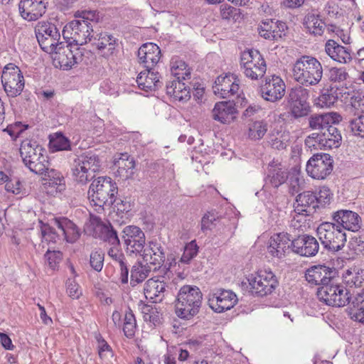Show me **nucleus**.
<instances>
[{
	"label": "nucleus",
	"mask_w": 364,
	"mask_h": 364,
	"mask_svg": "<svg viewBox=\"0 0 364 364\" xmlns=\"http://www.w3.org/2000/svg\"><path fill=\"white\" fill-rule=\"evenodd\" d=\"M118 187L110 177H98L90 184L88 198L92 205L104 209L110 207L116 201Z\"/></svg>",
	"instance_id": "nucleus-1"
},
{
	"label": "nucleus",
	"mask_w": 364,
	"mask_h": 364,
	"mask_svg": "<svg viewBox=\"0 0 364 364\" xmlns=\"http://www.w3.org/2000/svg\"><path fill=\"white\" fill-rule=\"evenodd\" d=\"M292 72L294 80L306 87L317 85L323 76L321 63L311 55H302L298 58Z\"/></svg>",
	"instance_id": "nucleus-2"
},
{
	"label": "nucleus",
	"mask_w": 364,
	"mask_h": 364,
	"mask_svg": "<svg viewBox=\"0 0 364 364\" xmlns=\"http://www.w3.org/2000/svg\"><path fill=\"white\" fill-rule=\"evenodd\" d=\"M203 294L198 287L184 285L178 294L176 303V314L184 319H190L199 311Z\"/></svg>",
	"instance_id": "nucleus-3"
},
{
	"label": "nucleus",
	"mask_w": 364,
	"mask_h": 364,
	"mask_svg": "<svg viewBox=\"0 0 364 364\" xmlns=\"http://www.w3.org/2000/svg\"><path fill=\"white\" fill-rule=\"evenodd\" d=\"M102 166V161L95 153L89 151L80 155L73 164L72 173L79 183L85 184L95 177Z\"/></svg>",
	"instance_id": "nucleus-4"
},
{
	"label": "nucleus",
	"mask_w": 364,
	"mask_h": 364,
	"mask_svg": "<svg viewBox=\"0 0 364 364\" xmlns=\"http://www.w3.org/2000/svg\"><path fill=\"white\" fill-rule=\"evenodd\" d=\"M316 232L321 245L328 252H337L344 247L346 235L335 223L323 222Z\"/></svg>",
	"instance_id": "nucleus-5"
},
{
	"label": "nucleus",
	"mask_w": 364,
	"mask_h": 364,
	"mask_svg": "<svg viewBox=\"0 0 364 364\" xmlns=\"http://www.w3.org/2000/svg\"><path fill=\"white\" fill-rule=\"evenodd\" d=\"M318 299L325 304L341 307L348 304L350 301L349 291L342 284L334 280L328 285L320 287L317 291Z\"/></svg>",
	"instance_id": "nucleus-6"
},
{
	"label": "nucleus",
	"mask_w": 364,
	"mask_h": 364,
	"mask_svg": "<svg viewBox=\"0 0 364 364\" xmlns=\"http://www.w3.org/2000/svg\"><path fill=\"white\" fill-rule=\"evenodd\" d=\"M58 48L52 52L54 53L53 60L55 67L67 70L82 61L83 49L76 44L68 43L65 46L63 42Z\"/></svg>",
	"instance_id": "nucleus-7"
},
{
	"label": "nucleus",
	"mask_w": 364,
	"mask_h": 364,
	"mask_svg": "<svg viewBox=\"0 0 364 364\" xmlns=\"http://www.w3.org/2000/svg\"><path fill=\"white\" fill-rule=\"evenodd\" d=\"M31 172L38 174L45 175V179L49 181V184L51 186H61L63 184V178L60 176L59 172L54 169L49 170V161L46 151L38 153L32 156L27 162L23 164Z\"/></svg>",
	"instance_id": "nucleus-8"
},
{
	"label": "nucleus",
	"mask_w": 364,
	"mask_h": 364,
	"mask_svg": "<svg viewBox=\"0 0 364 364\" xmlns=\"http://www.w3.org/2000/svg\"><path fill=\"white\" fill-rule=\"evenodd\" d=\"M250 292L257 296H264L272 294L278 286V280L271 270L262 269L255 275L251 274L248 279Z\"/></svg>",
	"instance_id": "nucleus-9"
},
{
	"label": "nucleus",
	"mask_w": 364,
	"mask_h": 364,
	"mask_svg": "<svg viewBox=\"0 0 364 364\" xmlns=\"http://www.w3.org/2000/svg\"><path fill=\"white\" fill-rule=\"evenodd\" d=\"M35 34L41 48L46 53L53 52L63 44L56 26L48 21H39L35 26Z\"/></svg>",
	"instance_id": "nucleus-10"
},
{
	"label": "nucleus",
	"mask_w": 364,
	"mask_h": 364,
	"mask_svg": "<svg viewBox=\"0 0 364 364\" xmlns=\"http://www.w3.org/2000/svg\"><path fill=\"white\" fill-rule=\"evenodd\" d=\"M296 203L295 215L291 220V226L300 229L303 226L301 224L302 220L304 219L306 221L305 218L313 214L316 209L319 207L314 192L309 191L299 193L296 196Z\"/></svg>",
	"instance_id": "nucleus-11"
},
{
	"label": "nucleus",
	"mask_w": 364,
	"mask_h": 364,
	"mask_svg": "<svg viewBox=\"0 0 364 364\" xmlns=\"http://www.w3.org/2000/svg\"><path fill=\"white\" fill-rule=\"evenodd\" d=\"M1 80L4 91L9 97L20 95L24 88L23 75L19 68L13 63L4 68Z\"/></svg>",
	"instance_id": "nucleus-12"
},
{
	"label": "nucleus",
	"mask_w": 364,
	"mask_h": 364,
	"mask_svg": "<svg viewBox=\"0 0 364 364\" xmlns=\"http://www.w3.org/2000/svg\"><path fill=\"white\" fill-rule=\"evenodd\" d=\"M309 97V90L301 86L294 87L289 92L287 104L290 114L294 119L306 117L310 112Z\"/></svg>",
	"instance_id": "nucleus-13"
},
{
	"label": "nucleus",
	"mask_w": 364,
	"mask_h": 364,
	"mask_svg": "<svg viewBox=\"0 0 364 364\" xmlns=\"http://www.w3.org/2000/svg\"><path fill=\"white\" fill-rule=\"evenodd\" d=\"M333 159L325 153L314 154L307 161L306 171L314 179L324 180L333 171Z\"/></svg>",
	"instance_id": "nucleus-14"
},
{
	"label": "nucleus",
	"mask_w": 364,
	"mask_h": 364,
	"mask_svg": "<svg viewBox=\"0 0 364 364\" xmlns=\"http://www.w3.org/2000/svg\"><path fill=\"white\" fill-rule=\"evenodd\" d=\"M122 233L127 255L140 256L146 248V237L143 230L136 225H127L124 228Z\"/></svg>",
	"instance_id": "nucleus-15"
},
{
	"label": "nucleus",
	"mask_w": 364,
	"mask_h": 364,
	"mask_svg": "<svg viewBox=\"0 0 364 364\" xmlns=\"http://www.w3.org/2000/svg\"><path fill=\"white\" fill-rule=\"evenodd\" d=\"M287 30L286 23L272 18L262 21L257 27L258 33L262 38L274 42L284 40Z\"/></svg>",
	"instance_id": "nucleus-16"
},
{
	"label": "nucleus",
	"mask_w": 364,
	"mask_h": 364,
	"mask_svg": "<svg viewBox=\"0 0 364 364\" xmlns=\"http://www.w3.org/2000/svg\"><path fill=\"white\" fill-rule=\"evenodd\" d=\"M337 274L335 268L318 264L309 268L306 271L305 278L311 285L323 287L336 280Z\"/></svg>",
	"instance_id": "nucleus-17"
},
{
	"label": "nucleus",
	"mask_w": 364,
	"mask_h": 364,
	"mask_svg": "<svg viewBox=\"0 0 364 364\" xmlns=\"http://www.w3.org/2000/svg\"><path fill=\"white\" fill-rule=\"evenodd\" d=\"M236 294L225 289H216L208 295V305L217 313H222L232 309L237 303Z\"/></svg>",
	"instance_id": "nucleus-18"
},
{
	"label": "nucleus",
	"mask_w": 364,
	"mask_h": 364,
	"mask_svg": "<svg viewBox=\"0 0 364 364\" xmlns=\"http://www.w3.org/2000/svg\"><path fill=\"white\" fill-rule=\"evenodd\" d=\"M285 89L283 80L277 75H272L266 77L264 83L260 87V92L264 100L275 102L284 96Z\"/></svg>",
	"instance_id": "nucleus-19"
},
{
	"label": "nucleus",
	"mask_w": 364,
	"mask_h": 364,
	"mask_svg": "<svg viewBox=\"0 0 364 364\" xmlns=\"http://www.w3.org/2000/svg\"><path fill=\"white\" fill-rule=\"evenodd\" d=\"M293 240L287 232L274 234L270 237L268 251L273 257L282 258L293 252Z\"/></svg>",
	"instance_id": "nucleus-20"
},
{
	"label": "nucleus",
	"mask_w": 364,
	"mask_h": 364,
	"mask_svg": "<svg viewBox=\"0 0 364 364\" xmlns=\"http://www.w3.org/2000/svg\"><path fill=\"white\" fill-rule=\"evenodd\" d=\"M48 0H21L18 10L21 16L28 21H36L46 11Z\"/></svg>",
	"instance_id": "nucleus-21"
},
{
	"label": "nucleus",
	"mask_w": 364,
	"mask_h": 364,
	"mask_svg": "<svg viewBox=\"0 0 364 364\" xmlns=\"http://www.w3.org/2000/svg\"><path fill=\"white\" fill-rule=\"evenodd\" d=\"M164 276L151 278L146 281L144 288V293L147 300L154 304L161 302L168 293V285L160 278H164Z\"/></svg>",
	"instance_id": "nucleus-22"
},
{
	"label": "nucleus",
	"mask_w": 364,
	"mask_h": 364,
	"mask_svg": "<svg viewBox=\"0 0 364 364\" xmlns=\"http://www.w3.org/2000/svg\"><path fill=\"white\" fill-rule=\"evenodd\" d=\"M331 218L334 223L342 230L356 232L361 228L360 215L352 210H338L332 213Z\"/></svg>",
	"instance_id": "nucleus-23"
},
{
	"label": "nucleus",
	"mask_w": 364,
	"mask_h": 364,
	"mask_svg": "<svg viewBox=\"0 0 364 364\" xmlns=\"http://www.w3.org/2000/svg\"><path fill=\"white\" fill-rule=\"evenodd\" d=\"M319 243L310 235H301L293 240V252L306 257L315 256L319 250Z\"/></svg>",
	"instance_id": "nucleus-24"
},
{
	"label": "nucleus",
	"mask_w": 364,
	"mask_h": 364,
	"mask_svg": "<svg viewBox=\"0 0 364 364\" xmlns=\"http://www.w3.org/2000/svg\"><path fill=\"white\" fill-rule=\"evenodd\" d=\"M138 58L144 68H156L161 58V50L154 43H146L139 48Z\"/></svg>",
	"instance_id": "nucleus-25"
},
{
	"label": "nucleus",
	"mask_w": 364,
	"mask_h": 364,
	"mask_svg": "<svg viewBox=\"0 0 364 364\" xmlns=\"http://www.w3.org/2000/svg\"><path fill=\"white\" fill-rule=\"evenodd\" d=\"M213 89L215 95H220L222 98H227L238 95L240 87L235 75L229 74L218 77Z\"/></svg>",
	"instance_id": "nucleus-26"
},
{
	"label": "nucleus",
	"mask_w": 364,
	"mask_h": 364,
	"mask_svg": "<svg viewBox=\"0 0 364 364\" xmlns=\"http://www.w3.org/2000/svg\"><path fill=\"white\" fill-rule=\"evenodd\" d=\"M140 256L149 264L154 265V270L160 271L166 259L164 248L156 241H150Z\"/></svg>",
	"instance_id": "nucleus-27"
},
{
	"label": "nucleus",
	"mask_w": 364,
	"mask_h": 364,
	"mask_svg": "<svg viewBox=\"0 0 364 364\" xmlns=\"http://www.w3.org/2000/svg\"><path fill=\"white\" fill-rule=\"evenodd\" d=\"M160 77L161 76L156 68H145L144 70H141L139 73L136 82L141 90L146 92L153 91L161 87L162 82L160 81Z\"/></svg>",
	"instance_id": "nucleus-28"
},
{
	"label": "nucleus",
	"mask_w": 364,
	"mask_h": 364,
	"mask_svg": "<svg viewBox=\"0 0 364 364\" xmlns=\"http://www.w3.org/2000/svg\"><path fill=\"white\" fill-rule=\"evenodd\" d=\"M183 80L168 81L166 85V94L173 101L187 102L191 98V87Z\"/></svg>",
	"instance_id": "nucleus-29"
},
{
	"label": "nucleus",
	"mask_w": 364,
	"mask_h": 364,
	"mask_svg": "<svg viewBox=\"0 0 364 364\" xmlns=\"http://www.w3.org/2000/svg\"><path fill=\"white\" fill-rule=\"evenodd\" d=\"M342 117L337 112L314 114L309 117V127L313 130L323 131L331 124L339 123Z\"/></svg>",
	"instance_id": "nucleus-30"
},
{
	"label": "nucleus",
	"mask_w": 364,
	"mask_h": 364,
	"mask_svg": "<svg viewBox=\"0 0 364 364\" xmlns=\"http://www.w3.org/2000/svg\"><path fill=\"white\" fill-rule=\"evenodd\" d=\"M213 118L223 124H229L236 118V108L233 101L217 102L213 109Z\"/></svg>",
	"instance_id": "nucleus-31"
},
{
	"label": "nucleus",
	"mask_w": 364,
	"mask_h": 364,
	"mask_svg": "<svg viewBox=\"0 0 364 364\" xmlns=\"http://www.w3.org/2000/svg\"><path fill=\"white\" fill-rule=\"evenodd\" d=\"M53 224L61 232L62 239L65 240L68 242L73 243L80 236V231L77 225L66 218H55Z\"/></svg>",
	"instance_id": "nucleus-32"
},
{
	"label": "nucleus",
	"mask_w": 364,
	"mask_h": 364,
	"mask_svg": "<svg viewBox=\"0 0 364 364\" xmlns=\"http://www.w3.org/2000/svg\"><path fill=\"white\" fill-rule=\"evenodd\" d=\"M325 51L326 54L333 60L346 64L352 59L350 50L339 45L334 40H328L325 44Z\"/></svg>",
	"instance_id": "nucleus-33"
},
{
	"label": "nucleus",
	"mask_w": 364,
	"mask_h": 364,
	"mask_svg": "<svg viewBox=\"0 0 364 364\" xmlns=\"http://www.w3.org/2000/svg\"><path fill=\"white\" fill-rule=\"evenodd\" d=\"M74 43L77 46L87 44L92 41L94 36L92 25L81 22L80 20H73Z\"/></svg>",
	"instance_id": "nucleus-34"
},
{
	"label": "nucleus",
	"mask_w": 364,
	"mask_h": 364,
	"mask_svg": "<svg viewBox=\"0 0 364 364\" xmlns=\"http://www.w3.org/2000/svg\"><path fill=\"white\" fill-rule=\"evenodd\" d=\"M114 164L118 167L116 175L122 180L132 178L135 172V161L127 153L120 154Z\"/></svg>",
	"instance_id": "nucleus-35"
},
{
	"label": "nucleus",
	"mask_w": 364,
	"mask_h": 364,
	"mask_svg": "<svg viewBox=\"0 0 364 364\" xmlns=\"http://www.w3.org/2000/svg\"><path fill=\"white\" fill-rule=\"evenodd\" d=\"M287 173L283 171L280 164L273 162L269 164L266 177L267 183H269L274 188H278L287 181Z\"/></svg>",
	"instance_id": "nucleus-36"
},
{
	"label": "nucleus",
	"mask_w": 364,
	"mask_h": 364,
	"mask_svg": "<svg viewBox=\"0 0 364 364\" xmlns=\"http://www.w3.org/2000/svg\"><path fill=\"white\" fill-rule=\"evenodd\" d=\"M303 24L307 31L314 36H321L326 28V24L320 16L314 14L305 16Z\"/></svg>",
	"instance_id": "nucleus-37"
},
{
	"label": "nucleus",
	"mask_w": 364,
	"mask_h": 364,
	"mask_svg": "<svg viewBox=\"0 0 364 364\" xmlns=\"http://www.w3.org/2000/svg\"><path fill=\"white\" fill-rule=\"evenodd\" d=\"M92 44L96 46L97 49L104 50L107 48V56L114 54L116 50L117 39L106 32H101L94 35Z\"/></svg>",
	"instance_id": "nucleus-38"
},
{
	"label": "nucleus",
	"mask_w": 364,
	"mask_h": 364,
	"mask_svg": "<svg viewBox=\"0 0 364 364\" xmlns=\"http://www.w3.org/2000/svg\"><path fill=\"white\" fill-rule=\"evenodd\" d=\"M326 149L337 148L341 145V134L338 129L331 124L320 132Z\"/></svg>",
	"instance_id": "nucleus-39"
},
{
	"label": "nucleus",
	"mask_w": 364,
	"mask_h": 364,
	"mask_svg": "<svg viewBox=\"0 0 364 364\" xmlns=\"http://www.w3.org/2000/svg\"><path fill=\"white\" fill-rule=\"evenodd\" d=\"M353 307L348 315L350 318L364 325V289L357 292L353 301Z\"/></svg>",
	"instance_id": "nucleus-40"
},
{
	"label": "nucleus",
	"mask_w": 364,
	"mask_h": 364,
	"mask_svg": "<svg viewBox=\"0 0 364 364\" xmlns=\"http://www.w3.org/2000/svg\"><path fill=\"white\" fill-rule=\"evenodd\" d=\"M171 73L174 80H188L191 79V69L185 61L178 58L171 60Z\"/></svg>",
	"instance_id": "nucleus-41"
},
{
	"label": "nucleus",
	"mask_w": 364,
	"mask_h": 364,
	"mask_svg": "<svg viewBox=\"0 0 364 364\" xmlns=\"http://www.w3.org/2000/svg\"><path fill=\"white\" fill-rule=\"evenodd\" d=\"M44 149L34 139H26L21 143L19 151L23 164L27 162L32 156L43 151Z\"/></svg>",
	"instance_id": "nucleus-42"
},
{
	"label": "nucleus",
	"mask_w": 364,
	"mask_h": 364,
	"mask_svg": "<svg viewBox=\"0 0 364 364\" xmlns=\"http://www.w3.org/2000/svg\"><path fill=\"white\" fill-rule=\"evenodd\" d=\"M119 246H112L108 250V255L119 263L120 267V280L122 284H127L129 279V269L124 254L119 250Z\"/></svg>",
	"instance_id": "nucleus-43"
},
{
	"label": "nucleus",
	"mask_w": 364,
	"mask_h": 364,
	"mask_svg": "<svg viewBox=\"0 0 364 364\" xmlns=\"http://www.w3.org/2000/svg\"><path fill=\"white\" fill-rule=\"evenodd\" d=\"M289 141V134L283 132H272L268 136L267 142L272 149L277 150L285 149Z\"/></svg>",
	"instance_id": "nucleus-44"
},
{
	"label": "nucleus",
	"mask_w": 364,
	"mask_h": 364,
	"mask_svg": "<svg viewBox=\"0 0 364 364\" xmlns=\"http://www.w3.org/2000/svg\"><path fill=\"white\" fill-rule=\"evenodd\" d=\"M151 272L150 267L143 264L141 262H136L131 269V284H135L142 282L145 280Z\"/></svg>",
	"instance_id": "nucleus-45"
},
{
	"label": "nucleus",
	"mask_w": 364,
	"mask_h": 364,
	"mask_svg": "<svg viewBox=\"0 0 364 364\" xmlns=\"http://www.w3.org/2000/svg\"><path fill=\"white\" fill-rule=\"evenodd\" d=\"M245 75L251 80H258L262 77L267 70V65L265 62H261L258 65L248 63L245 67L241 68Z\"/></svg>",
	"instance_id": "nucleus-46"
},
{
	"label": "nucleus",
	"mask_w": 364,
	"mask_h": 364,
	"mask_svg": "<svg viewBox=\"0 0 364 364\" xmlns=\"http://www.w3.org/2000/svg\"><path fill=\"white\" fill-rule=\"evenodd\" d=\"M338 100L337 90L333 87L323 89L317 99L316 104L321 107H330Z\"/></svg>",
	"instance_id": "nucleus-47"
},
{
	"label": "nucleus",
	"mask_w": 364,
	"mask_h": 364,
	"mask_svg": "<svg viewBox=\"0 0 364 364\" xmlns=\"http://www.w3.org/2000/svg\"><path fill=\"white\" fill-rule=\"evenodd\" d=\"M141 314L146 322H149L155 326L161 323V315L159 309L154 306L149 304L143 305L141 307Z\"/></svg>",
	"instance_id": "nucleus-48"
},
{
	"label": "nucleus",
	"mask_w": 364,
	"mask_h": 364,
	"mask_svg": "<svg viewBox=\"0 0 364 364\" xmlns=\"http://www.w3.org/2000/svg\"><path fill=\"white\" fill-rule=\"evenodd\" d=\"M136 321L132 311L129 309L126 311L123 323V332L127 338H132L136 330Z\"/></svg>",
	"instance_id": "nucleus-49"
},
{
	"label": "nucleus",
	"mask_w": 364,
	"mask_h": 364,
	"mask_svg": "<svg viewBox=\"0 0 364 364\" xmlns=\"http://www.w3.org/2000/svg\"><path fill=\"white\" fill-rule=\"evenodd\" d=\"M268 130L267 123L263 120L255 121L250 125L248 136L252 140L261 139Z\"/></svg>",
	"instance_id": "nucleus-50"
},
{
	"label": "nucleus",
	"mask_w": 364,
	"mask_h": 364,
	"mask_svg": "<svg viewBox=\"0 0 364 364\" xmlns=\"http://www.w3.org/2000/svg\"><path fill=\"white\" fill-rule=\"evenodd\" d=\"M41 231L43 240L46 241L48 243H56L58 240L62 239L61 232H57L54 228L51 227L48 224L43 223L40 221Z\"/></svg>",
	"instance_id": "nucleus-51"
},
{
	"label": "nucleus",
	"mask_w": 364,
	"mask_h": 364,
	"mask_svg": "<svg viewBox=\"0 0 364 364\" xmlns=\"http://www.w3.org/2000/svg\"><path fill=\"white\" fill-rule=\"evenodd\" d=\"M198 249L199 247L195 240L187 243L183 248V255L178 262L185 264H189L191 261L198 255Z\"/></svg>",
	"instance_id": "nucleus-52"
},
{
	"label": "nucleus",
	"mask_w": 364,
	"mask_h": 364,
	"mask_svg": "<svg viewBox=\"0 0 364 364\" xmlns=\"http://www.w3.org/2000/svg\"><path fill=\"white\" fill-rule=\"evenodd\" d=\"M50 148L53 151L70 150V141L63 134H57L55 137L50 139Z\"/></svg>",
	"instance_id": "nucleus-53"
},
{
	"label": "nucleus",
	"mask_w": 364,
	"mask_h": 364,
	"mask_svg": "<svg viewBox=\"0 0 364 364\" xmlns=\"http://www.w3.org/2000/svg\"><path fill=\"white\" fill-rule=\"evenodd\" d=\"M261 62H265L261 53L257 50L251 49L242 53L240 67L243 68L250 63L258 65Z\"/></svg>",
	"instance_id": "nucleus-54"
},
{
	"label": "nucleus",
	"mask_w": 364,
	"mask_h": 364,
	"mask_svg": "<svg viewBox=\"0 0 364 364\" xmlns=\"http://www.w3.org/2000/svg\"><path fill=\"white\" fill-rule=\"evenodd\" d=\"M101 233L102 239L108 242L112 246H119L120 240L117 231L112 226L104 225L101 227Z\"/></svg>",
	"instance_id": "nucleus-55"
},
{
	"label": "nucleus",
	"mask_w": 364,
	"mask_h": 364,
	"mask_svg": "<svg viewBox=\"0 0 364 364\" xmlns=\"http://www.w3.org/2000/svg\"><path fill=\"white\" fill-rule=\"evenodd\" d=\"M75 16L79 18L81 22L92 25V22L98 23L100 19V13L96 10L77 11Z\"/></svg>",
	"instance_id": "nucleus-56"
},
{
	"label": "nucleus",
	"mask_w": 364,
	"mask_h": 364,
	"mask_svg": "<svg viewBox=\"0 0 364 364\" xmlns=\"http://www.w3.org/2000/svg\"><path fill=\"white\" fill-rule=\"evenodd\" d=\"M349 128L354 136L364 138V114L350 119Z\"/></svg>",
	"instance_id": "nucleus-57"
},
{
	"label": "nucleus",
	"mask_w": 364,
	"mask_h": 364,
	"mask_svg": "<svg viewBox=\"0 0 364 364\" xmlns=\"http://www.w3.org/2000/svg\"><path fill=\"white\" fill-rule=\"evenodd\" d=\"M304 144L307 147L310 149L313 148L314 149L326 150V147L324 146L323 144V139L321 138L320 132H315L309 135L305 139Z\"/></svg>",
	"instance_id": "nucleus-58"
},
{
	"label": "nucleus",
	"mask_w": 364,
	"mask_h": 364,
	"mask_svg": "<svg viewBox=\"0 0 364 364\" xmlns=\"http://www.w3.org/2000/svg\"><path fill=\"white\" fill-rule=\"evenodd\" d=\"M97 340L98 343V353L100 358L109 360V358H112L114 356V352L107 342L100 336L97 338Z\"/></svg>",
	"instance_id": "nucleus-59"
},
{
	"label": "nucleus",
	"mask_w": 364,
	"mask_h": 364,
	"mask_svg": "<svg viewBox=\"0 0 364 364\" xmlns=\"http://www.w3.org/2000/svg\"><path fill=\"white\" fill-rule=\"evenodd\" d=\"M28 127V125L23 124L21 122H16L13 124L7 126L4 129V132L8 133L12 140H16Z\"/></svg>",
	"instance_id": "nucleus-60"
},
{
	"label": "nucleus",
	"mask_w": 364,
	"mask_h": 364,
	"mask_svg": "<svg viewBox=\"0 0 364 364\" xmlns=\"http://www.w3.org/2000/svg\"><path fill=\"white\" fill-rule=\"evenodd\" d=\"M345 281L350 287H362L364 284V275L359 272L347 271L345 276Z\"/></svg>",
	"instance_id": "nucleus-61"
},
{
	"label": "nucleus",
	"mask_w": 364,
	"mask_h": 364,
	"mask_svg": "<svg viewBox=\"0 0 364 364\" xmlns=\"http://www.w3.org/2000/svg\"><path fill=\"white\" fill-rule=\"evenodd\" d=\"M316 200H318V207L325 206L328 204L332 198L333 193L331 190L326 186H322L319 188L318 192H314Z\"/></svg>",
	"instance_id": "nucleus-62"
},
{
	"label": "nucleus",
	"mask_w": 364,
	"mask_h": 364,
	"mask_svg": "<svg viewBox=\"0 0 364 364\" xmlns=\"http://www.w3.org/2000/svg\"><path fill=\"white\" fill-rule=\"evenodd\" d=\"M90 264L93 269L100 272L104 264V253L98 250L92 251L90 254Z\"/></svg>",
	"instance_id": "nucleus-63"
},
{
	"label": "nucleus",
	"mask_w": 364,
	"mask_h": 364,
	"mask_svg": "<svg viewBox=\"0 0 364 364\" xmlns=\"http://www.w3.org/2000/svg\"><path fill=\"white\" fill-rule=\"evenodd\" d=\"M348 74L344 68H331L328 71V79L333 82L345 81Z\"/></svg>",
	"instance_id": "nucleus-64"
}]
</instances>
